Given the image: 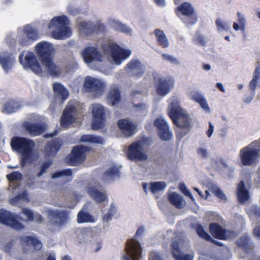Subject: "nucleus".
<instances>
[{
  "label": "nucleus",
  "mask_w": 260,
  "mask_h": 260,
  "mask_svg": "<svg viewBox=\"0 0 260 260\" xmlns=\"http://www.w3.org/2000/svg\"><path fill=\"white\" fill-rule=\"evenodd\" d=\"M54 48L51 44L46 41L38 43L35 47L36 53L48 73L53 76H58L61 70L53 61Z\"/></svg>",
  "instance_id": "obj_1"
},
{
  "label": "nucleus",
  "mask_w": 260,
  "mask_h": 260,
  "mask_svg": "<svg viewBox=\"0 0 260 260\" xmlns=\"http://www.w3.org/2000/svg\"><path fill=\"white\" fill-rule=\"evenodd\" d=\"M10 145L13 150L21 153L20 164L22 167H25L28 163L32 162L35 143L32 140L24 137L14 136L11 140Z\"/></svg>",
  "instance_id": "obj_2"
},
{
  "label": "nucleus",
  "mask_w": 260,
  "mask_h": 260,
  "mask_svg": "<svg viewBox=\"0 0 260 260\" xmlns=\"http://www.w3.org/2000/svg\"><path fill=\"white\" fill-rule=\"evenodd\" d=\"M69 23V18L65 15L53 18L48 25V28L52 30V37L56 40H64L69 38L72 34L71 28L68 26Z\"/></svg>",
  "instance_id": "obj_3"
},
{
  "label": "nucleus",
  "mask_w": 260,
  "mask_h": 260,
  "mask_svg": "<svg viewBox=\"0 0 260 260\" xmlns=\"http://www.w3.org/2000/svg\"><path fill=\"white\" fill-rule=\"evenodd\" d=\"M169 116L173 123L181 129L186 130L184 133H187L191 127L190 120L188 116L183 112L177 101H173L170 105Z\"/></svg>",
  "instance_id": "obj_4"
},
{
  "label": "nucleus",
  "mask_w": 260,
  "mask_h": 260,
  "mask_svg": "<svg viewBox=\"0 0 260 260\" xmlns=\"http://www.w3.org/2000/svg\"><path fill=\"white\" fill-rule=\"evenodd\" d=\"M240 157L242 165L250 166L255 164L260 157V143L254 141L240 151Z\"/></svg>",
  "instance_id": "obj_5"
},
{
  "label": "nucleus",
  "mask_w": 260,
  "mask_h": 260,
  "mask_svg": "<svg viewBox=\"0 0 260 260\" xmlns=\"http://www.w3.org/2000/svg\"><path fill=\"white\" fill-rule=\"evenodd\" d=\"M175 13L177 16L181 13L185 17L182 19V22L186 25L194 24L198 21V15L194 8L188 2H183L178 6Z\"/></svg>",
  "instance_id": "obj_6"
},
{
  "label": "nucleus",
  "mask_w": 260,
  "mask_h": 260,
  "mask_svg": "<svg viewBox=\"0 0 260 260\" xmlns=\"http://www.w3.org/2000/svg\"><path fill=\"white\" fill-rule=\"evenodd\" d=\"M104 50L111 53L113 61L118 65L127 58L132 53L129 49L122 48L116 43H111L105 46Z\"/></svg>",
  "instance_id": "obj_7"
},
{
  "label": "nucleus",
  "mask_w": 260,
  "mask_h": 260,
  "mask_svg": "<svg viewBox=\"0 0 260 260\" xmlns=\"http://www.w3.org/2000/svg\"><path fill=\"white\" fill-rule=\"evenodd\" d=\"M126 155L132 161H144L147 159V155L144 152L143 143L137 141L131 144L126 151Z\"/></svg>",
  "instance_id": "obj_8"
},
{
  "label": "nucleus",
  "mask_w": 260,
  "mask_h": 260,
  "mask_svg": "<svg viewBox=\"0 0 260 260\" xmlns=\"http://www.w3.org/2000/svg\"><path fill=\"white\" fill-rule=\"evenodd\" d=\"M140 243L135 239H129L126 243L122 260H140L141 256Z\"/></svg>",
  "instance_id": "obj_9"
},
{
  "label": "nucleus",
  "mask_w": 260,
  "mask_h": 260,
  "mask_svg": "<svg viewBox=\"0 0 260 260\" xmlns=\"http://www.w3.org/2000/svg\"><path fill=\"white\" fill-rule=\"evenodd\" d=\"M92 113L93 115L92 128L93 130H98L103 128L106 122L104 107L100 104H93Z\"/></svg>",
  "instance_id": "obj_10"
},
{
  "label": "nucleus",
  "mask_w": 260,
  "mask_h": 260,
  "mask_svg": "<svg viewBox=\"0 0 260 260\" xmlns=\"http://www.w3.org/2000/svg\"><path fill=\"white\" fill-rule=\"evenodd\" d=\"M89 148L83 145L73 147L71 153L67 157L68 163L70 166H76L83 162L86 159V152Z\"/></svg>",
  "instance_id": "obj_11"
},
{
  "label": "nucleus",
  "mask_w": 260,
  "mask_h": 260,
  "mask_svg": "<svg viewBox=\"0 0 260 260\" xmlns=\"http://www.w3.org/2000/svg\"><path fill=\"white\" fill-rule=\"evenodd\" d=\"M23 52H21L19 56L20 63L25 68H29L37 74H41L43 73L42 69L39 61L33 52L29 51L23 60Z\"/></svg>",
  "instance_id": "obj_12"
},
{
  "label": "nucleus",
  "mask_w": 260,
  "mask_h": 260,
  "mask_svg": "<svg viewBox=\"0 0 260 260\" xmlns=\"http://www.w3.org/2000/svg\"><path fill=\"white\" fill-rule=\"evenodd\" d=\"M157 93L161 96L167 94L173 88L174 80L171 77L154 78Z\"/></svg>",
  "instance_id": "obj_13"
},
{
  "label": "nucleus",
  "mask_w": 260,
  "mask_h": 260,
  "mask_svg": "<svg viewBox=\"0 0 260 260\" xmlns=\"http://www.w3.org/2000/svg\"><path fill=\"white\" fill-rule=\"evenodd\" d=\"M84 87L87 92H93L96 96H99L103 94L106 85L99 79L87 77L84 81Z\"/></svg>",
  "instance_id": "obj_14"
},
{
  "label": "nucleus",
  "mask_w": 260,
  "mask_h": 260,
  "mask_svg": "<svg viewBox=\"0 0 260 260\" xmlns=\"http://www.w3.org/2000/svg\"><path fill=\"white\" fill-rule=\"evenodd\" d=\"M22 127L27 133L32 137L40 136L47 129V126L45 123H32L25 121L23 123Z\"/></svg>",
  "instance_id": "obj_15"
},
{
  "label": "nucleus",
  "mask_w": 260,
  "mask_h": 260,
  "mask_svg": "<svg viewBox=\"0 0 260 260\" xmlns=\"http://www.w3.org/2000/svg\"><path fill=\"white\" fill-rule=\"evenodd\" d=\"M153 125L158 131V135L159 138L163 141H169L172 134L169 131V126L167 122L162 118H157L153 122Z\"/></svg>",
  "instance_id": "obj_16"
},
{
  "label": "nucleus",
  "mask_w": 260,
  "mask_h": 260,
  "mask_svg": "<svg viewBox=\"0 0 260 260\" xmlns=\"http://www.w3.org/2000/svg\"><path fill=\"white\" fill-rule=\"evenodd\" d=\"M76 108L74 105H68L63 111L60 118V123L62 127H68L75 122L76 118L74 115Z\"/></svg>",
  "instance_id": "obj_17"
},
{
  "label": "nucleus",
  "mask_w": 260,
  "mask_h": 260,
  "mask_svg": "<svg viewBox=\"0 0 260 260\" xmlns=\"http://www.w3.org/2000/svg\"><path fill=\"white\" fill-rule=\"evenodd\" d=\"M63 141L59 138H56L48 141L45 145L44 153L45 158L54 156L59 151Z\"/></svg>",
  "instance_id": "obj_18"
},
{
  "label": "nucleus",
  "mask_w": 260,
  "mask_h": 260,
  "mask_svg": "<svg viewBox=\"0 0 260 260\" xmlns=\"http://www.w3.org/2000/svg\"><path fill=\"white\" fill-rule=\"evenodd\" d=\"M82 56L86 63H91L93 61H101L102 55L96 47L88 46L82 52Z\"/></svg>",
  "instance_id": "obj_19"
},
{
  "label": "nucleus",
  "mask_w": 260,
  "mask_h": 260,
  "mask_svg": "<svg viewBox=\"0 0 260 260\" xmlns=\"http://www.w3.org/2000/svg\"><path fill=\"white\" fill-rule=\"evenodd\" d=\"M21 245L24 250L27 251L31 247L35 250H40L42 247L41 242L36 237L22 236L20 238Z\"/></svg>",
  "instance_id": "obj_20"
},
{
  "label": "nucleus",
  "mask_w": 260,
  "mask_h": 260,
  "mask_svg": "<svg viewBox=\"0 0 260 260\" xmlns=\"http://www.w3.org/2000/svg\"><path fill=\"white\" fill-rule=\"evenodd\" d=\"M0 223L19 231L23 229L24 226L19 222L11 212H0Z\"/></svg>",
  "instance_id": "obj_21"
},
{
  "label": "nucleus",
  "mask_w": 260,
  "mask_h": 260,
  "mask_svg": "<svg viewBox=\"0 0 260 260\" xmlns=\"http://www.w3.org/2000/svg\"><path fill=\"white\" fill-rule=\"evenodd\" d=\"M117 125L124 135L127 137H131L136 132V125L126 119H120L117 121Z\"/></svg>",
  "instance_id": "obj_22"
},
{
  "label": "nucleus",
  "mask_w": 260,
  "mask_h": 260,
  "mask_svg": "<svg viewBox=\"0 0 260 260\" xmlns=\"http://www.w3.org/2000/svg\"><path fill=\"white\" fill-rule=\"evenodd\" d=\"M126 68L134 77H141L144 72V66L138 59H132L126 64Z\"/></svg>",
  "instance_id": "obj_23"
},
{
  "label": "nucleus",
  "mask_w": 260,
  "mask_h": 260,
  "mask_svg": "<svg viewBox=\"0 0 260 260\" xmlns=\"http://www.w3.org/2000/svg\"><path fill=\"white\" fill-rule=\"evenodd\" d=\"M121 100V92L116 86H112L107 95L106 101L109 105L111 106L118 105Z\"/></svg>",
  "instance_id": "obj_24"
},
{
  "label": "nucleus",
  "mask_w": 260,
  "mask_h": 260,
  "mask_svg": "<svg viewBox=\"0 0 260 260\" xmlns=\"http://www.w3.org/2000/svg\"><path fill=\"white\" fill-rule=\"evenodd\" d=\"M98 26L94 24L91 21H81L78 24V28L79 31L86 36L92 35L93 33L96 32Z\"/></svg>",
  "instance_id": "obj_25"
},
{
  "label": "nucleus",
  "mask_w": 260,
  "mask_h": 260,
  "mask_svg": "<svg viewBox=\"0 0 260 260\" xmlns=\"http://www.w3.org/2000/svg\"><path fill=\"white\" fill-rule=\"evenodd\" d=\"M48 217L50 224L57 226L63 224L67 219V215L65 212H50Z\"/></svg>",
  "instance_id": "obj_26"
},
{
  "label": "nucleus",
  "mask_w": 260,
  "mask_h": 260,
  "mask_svg": "<svg viewBox=\"0 0 260 260\" xmlns=\"http://www.w3.org/2000/svg\"><path fill=\"white\" fill-rule=\"evenodd\" d=\"M237 196L239 202L241 204L245 203L249 199V191L246 188L245 183L243 180L240 181L238 185Z\"/></svg>",
  "instance_id": "obj_27"
},
{
  "label": "nucleus",
  "mask_w": 260,
  "mask_h": 260,
  "mask_svg": "<svg viewBox=\"0 0 260 260\" xmlns=\"http://www.w3.org/2000/svg\"><path fill=\"white\" fill-rule=\"evenodd\" d=\"M168 199L172 205L178 209L183 208L186 204V202L183 200V197L176 192L170 194Z\"/></svg>",
  "instance_id": "obj_28"
},
{
  "label": "nucleus",
  "mask_w": 260,
  "mask_h": 260,
  "mask_svg": "<svg viewBox=\"0 0 260 260\" xmlns=\"http://www.w3.org/2000/svg\"><path fill=\"white\" fill-rule=\"evenodd\" d=\"M53 89L55 95L62 100H66L69 96L68 90L59 83H55L53 85Z\"/></svg>",
  "instance_id": "obj_29"
},
{
  "label": "nucleus",
  "mask_w": 260,
  "mask_h": 260,
  "mask_svg": "<svg viewBox=\"0 0 260 260\" xmlns=\"http://www.w3.org/2000/svg\"><path fill=\"white\" fill-rule=\"evenodd\" d=\"M210 230L212 235L217 238L225 239L228 238L226 232L217 224H211Z\"/></svg>",
  "instance_id": "obj_30"
},
{
  "label": "nucleus",
  "mask_w": 260,
  "mask_h": 260,
  "mask_svg": "<svg viewBox=\"0 0 260 260\" xmlns=\"http://www.w3.org/2000/svg\"><path fill=\"white\" fill-rule=\"evenodd\" d=\"M154 34L156 37L157 42L162 48H167L169 46V42L164 32L159 29H155Z\"/></svg>",
  "instance_id": "obj_31"
},
{
  "label": "nucleus",
  "mask_w": 260,
  "mask_h": 260,
  "mask_svg": "<svg viewBox=\"0 0 260 260\" xmlns=\"http://www.w3.org/2000/svg\"><path fill=\"white\" fill-rule=\"evenodd\" d=\"M89 194L97 202L101 203L107 199V195L99 191L94 187H90L88 189Z\"/></svg>",
  "instance_id": "obj_32"
},
{
  "label": "nucleus",
  "mask_w": 260,
  "mask_h": 260,
  "mask_svg": "<svg viewBox=\"0 0 260 260\" xmlns=\"http://www.w3.org/2000/svg\"><path fill=\"white\" fill-rule=\"evenodd\" d=\"M19 216L21 218H23V220L26 221H31L40 223L43 220L38 212H20Z\"/></svg>",
  "instance_id": "obj_33"
},
{
  "label": "nucleus",
  "mask_w": 260,
  "mask_h": 260,
  "mask_svg": "<svg viewBox=\"0 0 260 260\" xmlns=\"http://www.w3.org/2000/svg\"><path fill=\"white\" fill-rule=\"evenodd\" d=\"M97 217L91 215L89 212H78L77 215V222L79 223L86 222H94Z\"/></svg>",
  "instance_id": "obj_34"
},
{
  "label": "nucleus",
  "mask_w": 260,
  "mask_h": 260,
  "mask_svg": "<svg viewBox=\"0 0 260 260\" xmlns=\"http://www.w3.org/2000/svg\"><path fill=\"white\" fill-rule=\"evenodd\" d=\"M13 60L14 57L12 56V54L6 56L0 55V64L6 72L12 68Z\"/></svg>",
  "instance_id": "obj_35"
},
{
  "label": "nucleus",
  "mask_w": 260,
  "mask_h": 260,
  "mask_svg": "<svg viewBox=\"0 0 260 260\" xmlns=\"http://www.w3.org/2000/svg\"><path fill=\"white\" fill-rule=\"evenodd\" d=\"M23 33L34 43L39 38L38 30L30 26H25L23 29Z\"/></svg>",
  "instance_id": "obj_36"
},
{
  "label": "nucleus",
  "mask_w": 260,
  "mask_h": 260,
  "mask_svg": "<svg viewBox=\"0 0 260 260\" xmlns=\"http://www.w3.org/2000/svg\"><path fill=\"white\" fill-rule=\"evenodd\" d=\"M81 141L83 142H90L94 144H103L104 143V140L102 137L92 135H83L81 138Z\"/></svg>",
  "instance_id": "obj_37"
},
{
  "label": "nucleus",
  "mask_w": 260,
  "mask_h": 260,
  "mask_svg": "<svg viewBox=\"0 0 260 260\" xmlns=\"http://www.w3.org/2000/svg\"><path fill=\"white\" fill-rule=\"evenodd\" d=\"M120 175L119 169L116 166L110 167L104 173V177L108 179H114L116 177L119 178Z\"/></svg>",
  "instance_id": "obj_38"
},
{
  "label": "nucleus",
  "mask_w": 260,
  "mask_h": 260,
  "mask_svg": "<svg viewBox=\"0 0 260 260\" xmlns=\"http://www.w3.org/2000/svg\"><path fill=\"white\" fill-rule=\"evenodd\" d=\"M19 107V103L14 100H11L6 103L4 106L3 112L8 114L16 111Z\"/></svg>",
  "instance_id": "obj_39"
},
{
  "label": "nucleus",
  "mask_w": 260,
  "mask_h": 260,
  "mask_svg": "<svg viewBox=\"0 0 260 260\" xmlns=\"http://www.w3.org/2000/svg\"><path fill=\"white\" fill-rule=\"evenodd\" d=\"M166 187L165 182L158 181L152 182L150 184V190L152 193L163 190Z\"/></svg>",
  "instance_id": "obj_40"
},
{
  "label": "nucleus",
  "mask_w": 260,
  "mask_h": 260,
  "mask_svg": "<svg viewBox=\"0 0 260 260\" xmlns=\"http://www.w3.org/2000/svg\"><path fill=\"white\" fill-rule=\"evenodd\" d=\"M76 234V240L79 243L84 242L88 239V236L85 229H77Z\"/></svg>",
  "instance_id": "obj_41"
},
{
  "label": "nucleus",
  "mask_w": 260,
  "mask_h": 260,
  "mask_svg": "<svg viewBox=\"0 0 260 260\" xmlns=\"http://www.w3.org/2000/svg\"><path fill=\"white\" fill-rule=\"evenodd\" d=\"M197 232L200 237L208 240H211L212 243H215L217 245H220V244L217 242L216 240L212 239L208 233L204 231L203 228L201 225H198L197 228Z\"/></svg>",
  "instance_id": "obj_42"
},
{
  "label": "nucleus",
  "mask_w": 260,
  "mask_h": 260,
  "mask_svg": "<svg viewBox=\"0 0 260 260\" xmlns=\"http://www.w3.org/2000/svg\"><path fill=\"white\" fill-rule=\"evenodd\" d=\"M215 24L218 30L228 31L230 28V25L219 18L216 19Z\"/></svg>",
  "instance_id": "obj_43"
},
{
  "label": "nucleus",
  "mask_w": 260,
  "mask_h": 260,
  "mask_svg": "<svg viewBox=\"0 0 260 260\" xmlns=\"http://www.w3.org/2000/svg\"><path fill=\"white\" fill-rule=\"evenodd\" d=\"M7 179L10 182L20 180L22 178V174L18 171H14L10 174H7Z\"/></svg>",
  "instance_id": "obj_44"
},
{
  "label": "nucleus",
  "mask_w": 260,
  "mask_h": 260,
  "mask_svg": "<svg viewBox=\"0 0 260 260\" xmlns=\"http://www.w3.org/2000/svg\"><path fill=\"white\" fill-rule=\"evenodd\" d=\"M20 200H24L28 201V194L26 191L18 194L17 196L14 197L11 200L10 202L12 204H16Z\"/></svg>",
  "instance_id": "obj_45"
},
{
  "label": "nucleus",
  "mask_w": 260,
  "mask_h": 260,
  "mask_svg": "<svg viewBox=\"0 0 260 260\" xmlns=\"http://www.w3.org/2000/svg\"><path fill=\"white\" fill-rule=\"evenodd\" d=\"M193 100L198 102L204 109H208L209 107L206 100L201 95H196L193 96Z\"/></svg>",
  "instance_id": "obj_46"
},
{
  "label": "nucleus",
  "mask_w": 260,
  "mask_h": 260,
  "mask_svg": "<svg viewBox=\"0 0 260 260\" xmlns=\"http://www.w3.org/2000/svg\"><path fill=\"white\" fill-rule=\"evenodd\" d=\"M114 27L116 30L123 32L130 33L131 31V29L129 27L120 22H115Z\"/></svg>",
  "instance_id": "obj_47"
},
{
  "label": "nucleus",
  "mask_w": 260,
  "mask_h": 260,
  "mask_svg": "<svg viewBox=\"0 0 260 260\" xmlns=\"http://www.w3.org/2000/svg\"><path fill=\"white\" fill-rule=\"evenodd\" d=\"M52 164L53 161L51 159L44 161L41 165L40 172L37 173V176H41L44 173H45L46 170L49 169Z\"/></svg>",
  "instance_id": "obj_48"
},
{
  "label": "nucleus",
  "mask_w": 260,
  "mask_h": 260,
  "mask_svg": "<svg viewBox=\"0 0 260 260\" xmlns=\"http://www.w3.org/2000/svg\"><path fill=\"white\" fill-rule=\"evenodd\" d=\"M179 188L181 192L184 194V196L189 197L192 201H194V199L192 196L191 192L187 189L185 184L181 182L179 184Z\"/></svg>",
  "instance_id": "obj_49"
},
{
  "label": "nucleus",
  "mask_w": 260,
  "mask_h": 260,
  "mask_svg": "<svg viewBox=\"0 0 260 260\" xmlns=\"http://www.w3.org/2000/svg\"><path fill=\"white\" fill-rule=\"evenodd\" d=\"M193 41L197 45L202 46H205L206 43L205 38L203 36L198 33H197L194 35V38L193 39Z\"/></svg>",
  "instance_id": "obj_50"
},
{
  "label": "nucleus",
  "mask_w": 260,
  "mask_h": 260,
  "mask_svg": "<svg viewBox=\"0 0 260 260\" xmlns=\"http://www.w3.org/2000/svg\"><path fill=\"white\" fill-rule=\"evenodd\" d=\"M171 250L174 257H178V254L180 253L178 242L176 240L172 241L171 244Z\"/></svg>",
  "instance_id": "obj_51"
},
{
  "label": "nucleus",
  "mask_w": 260,
  "mask_h": 260,
  "mask_svg": "<svg viewBox=\"0 0 260 260\" xmlns=\"http://www.w3.org/2000/svg\"><path fill=\"white\" fill-rule=\"evenodd\" d=\"M161 57L164 60L168 61L173 64L179 63L178 59L172 55L164 53L161 55Z\"/></svg>",
  "instance_id": "obj_52"
},
{
  "label": "nucleus",
  "mask_w": 260,
  "mask_h": 260,
  "mask_svg": "<svg viewBox=\"0 0 260 260\" xmlns=\"http://www.w3.org/2000/svg\"><path fill=\"white\" fill-rule=\"evenodd\" d=\"M32 43V41H31L25 35L21 37L19 39V43L22 47L30 45Z\"/></svg>",
  "instance_id": "obj_53"
},
{
  "label": "nucleus",
  "mask_w": 260,
  "mask_h": 260,
  "mask_svg": "<svg viewBox=\"0 0 260 260\" xmlns=\"http://www.w3.org/2000/svg\"><path fill=\"white\" fill-rule=\"evenodd\" d=\"M212 192L215 196L222 200H226V196L219 187H215L212 189Z\"/></svg>",
  "instance_id": "obj_54"
},
{
  "label": "nucleus",
  "mask_w": 260,
  "mask_h": 260,
  "mask_svg": "<svg viewBox=\"0 0 260 260\" xmlns=\"http://www.w3.org/2000/svg\"><path fill=\"white\" fill-rule=\"evenodd\" d=\"M14 244L13 241H10L4 245L2 249L7 253L10 254L14 249Z\"/></svg>",
  "instance_id": "obj_55"
},
{
  "label": "nucleus",
  "mask_w": 260,
  "mask_h": 260,
  "mask_svg": "<svg viewBox=\"0 0 260 260\" xmlns=\"http://www.w3.org/2000/svg\"><path fill=\"white\" fill-rule=\"evenodd\" d=\"M193 254H189L185 255H182L181 252L178 254V257H174L175 260H192L193 258Z\"/></svg>",
  "instance_id": "obj_56"
},
{
  "label": "nucleus",
  "mask_w": 260,
  "mask_h": 260,
  "mask_svg": "<svg viewBox=\"0 0 260 260\" xmlns=\"http://www.w3.org/2000/svg\"><path fill=\"white\" fill-rule=\"evenodd\" d=\"M258 79L259 78H257V76H253V78L250 81L249 84V88L251 91H255Z\"/></svg>",
  "instance_id": "obj_57"
},
{
  "label": "nucleus",
  "mask_w": 260,
  "mask_h": 260,
  "mask_svg": "<svg viewBox=\"0 0 260 260\" xmlns=\"http://www.w3.org/2000/svg\"><path fill=\"white\" fill-rule=\"evenodd\" d=\"M113 215L111 212H106L103 216V221L104 223H108L110 221L113 217Z\"/></svg>",
  "instance_id": "obj_58"
},
{
  "label": "nucleus",
  "mask_w": 260,
  "mask_h": 260,
  "mask_svg": "<svg viewBox=\"0 0 260 260\" xmlns=\"http://www.w3.org/2000/svg\"><path fill=\"white\" fill-rule=\"evenodd\" d=\"M237 15L238 17V21L240 24V28L244 30L245 27V19L240 13H238Z\"/></svg>",
  "instance_id": "obj_59"
},
{
  "label": "nucleus",
  "mask_w": 260,
  "mask_h": 260,
  "mask_svg": "<svg viewBox=\"0 0 260 260\" xmlns=\"http://www.w3.org/2000/svg\"><path fill=\"white\" fill-rule=\"evenodd\" d=\"M149 260H162L158 253L151 252L149 255Z\"/></svg>",
  "instance_id": "obj_60"
},
{
  "label": "nucleus",
  "mask_w": 260,
  "mask_h": 260,
  "mask_svg": "<svg viewBox=\"0 0 260 260\" xmlns=\"http://www.w3.org/2000/svg\"><path fill=\"white\" fill-rule=\"evenodd\" d=\"M197 152L198 154L201 155L204 158L207 157V151L206 149L203 148H199L197 150Z\"/></svg>",
  "instance_id": "obj_61"
},
{
  "label": "nucleus",
  "mask_w": 260,
  "mask_h": 260,
  "mask_svg": "<svg viewBox=\"0 0 260 260\" xmlns=\"http://www.w3.org/2000/svg\"><path fill=\"white\" fill-rule=\"evenodd\" d=\"M253 76H257L258 78H260V62H257L256 63V68L254 70Z\"/></svg>",
  "instance_id": "obj_62"
},
{
  "label": "nucleus",
  "mask_w": 260,
  "mask_h": 260,
  "mask_svg": "<svg viewBox=\"0 0 260 260\" xmlns=\"http://www.w3.org/2000/svg\"><path fill=\"white\" fill-rule=\"evenodd\" d=\"M144 233H145L144 228L143 227H140L138 229V230L135 234V236L137 238H139V237H141L142 236H143L144 235Z\"/></svg>",
  "instance_id": "obj_63"
},
{
  "label": "nucleus",
  "mask_w": 260,
  "mask_h": 260,
  "mask_svg": "<svg viewBox=\"0 0 260 260\" xmlns=\"http://www.w3.org/2000/svg\"><path fill=\"white\" fill-rule=\"evenodd\" d=\"M253 233L255 237L260 239V226L256 227L253 230Z\"/></svg>",
  "instance_id": "obj_64"
}]
</instances>
